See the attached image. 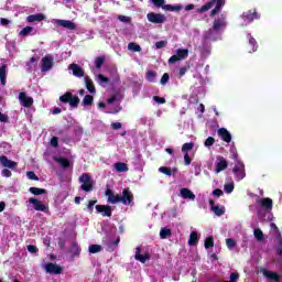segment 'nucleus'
Instances as JSON below:
<instances>
[{
    "label": "nucleus",
    "mask_w": 282,
    "mask_h": 282,
    "mask_svg": "<svg viewBox=\"0 0 282 282\" xmlns=\"http://www.w3.org/2000/svg\"><path fill=\"white\" fill-rule=\"evenodd\" d=\"M97 78L99 80V85H102V84H107L110 82L109 77H106L105 75L102 74H98L97 75Z\"/></svg>",
    "instance_id": "obj_48"
},
{
    "label": "nucleus",
    "mask_w": 282,
    "mask_h": 282,
    "mask_svg": "<svg viewBox=\"0 0 282 282\" xmlns=\"http://www.w3.org/2000/svg\"><path fill=\"white\" fill-rule=\"evenodd\" d=\"M226 169H228V161H226L224 156L218 155L215 173H221V171H226Z\"/></svg>",
    "instance_id": "obj_14"
},
{
    "label": "nucleus",
    "mask_w": 282,
    "mask_h": 282,
    "mask_svg": "<svg viewBox=\"0 0 282 282\" xmlns=\"http://www.w3.org/2000/svg\"><path fill=\"white\" fill-rule=\"evenodd\" d=\"M181 197L183 199H192V202H195V194L186 187L181 188Z\"/></svg>",
    "instance_id": "obj_23"
},
{
    "label": "nucleus",
    "mask_w": 282,
    "mask_h": 282,
    "mask_svg": "<svg viewBox=\"0 0 282 282\" xmlns=\"http://www.w3.org/2000/svg\"><path fill=\"white\" fill-rule=\"evenodd\" d=\"M171 80V75L169 73H164L163 76L161 77V85H166Z\"/></svg>",
    "instance_id": "obj_52"
},
{
    "label": "nucleus",
    "mask_w": 282,
    "mask_h": 282,
    "mask_svg": "<svg viewBox=\"0 0 282 282\" xmlns=\"http://www.w3.org/2000/svg\"><path fill=\"white\" fill-rule=\"evenodd\" d=\"M51 147H54V149H58V137H52Z\"/></svg>",
    "instance_id": "obj_58"
},
{
    "label": "nucleus",
    "mask_w": 282,
    "mask_h": 282,
    "mask_svg": "<svg viewBox=\"0 0 282 282\" xmlns=\"http://www.w3.org/2000/svg\"><path fill=\"white\" fill-rule=\"evenodd\" d=\"M263 276L270 279V281H281V275L279 273L269 270L263 271Z\"/></svg>",
    "instance_id": "obj_26"
},
{
    "label": "nucleus",
    "mask_w": 282,
    "mask_h": 282,
    "mask_svg": "<svg viewBox=\"0 0 282 282\" xmlns=\"http://www.w3.org/2000/svg\"><path fill=\"white\" fill-rule=\"evenodd\" d=\"M169 42L166 41H159L155 43V47L156 50H162L163 47H165L167 45Z\"/></svg>",
    "instance_id": "obj_57"
},
{
    "label": "nucleus",
    "mask_w": 282,
    "mask_h": 282,
    "mask_svg": "<svg viewBox=\"0 0 282 282\" xmlns=\"http://www.w3.org/2000/svg\"><path fill=\"white\" fill-rule=\"evenodd\" d=\"M111 129H113L115 131H118V129H122V123L121 122H112Z\"/></svg>",
    "instance_id": "obj_63"
},
{
    "label": "nucleus",
    "mask_w": 282,
    "mask_h": 282,
    "mask_svg": "<svg viewBox=\"0 0 282 282\" xmlns=\"http://www.w3.org/2000/svg\"><path fill=\"white\" fill-rule=\"evenodd\" d=\"M26 176L29 180H32L33 182H39V176L33 171L26 172Z\"/></svg>",
    "instance_id": "obj_49"
},
{
    "label": "nucleus",
    "mask_w": 282,
    "mask_h": 282,
    "mask_svg": "<svg viewBox=\"0 0 282 282\" xmlns=\"http://www.w3.org/2000/svg\"><path fill=\"white\" fill-rule=\"evenodd\" d=\"M56 25L59 28H66V30H76V23L69 20H56Z\"/></svg>",
    "instance_id": "obj_20"
},
{
    "label": "nucleus",
    "mask_w": 282,
    "mask_h": 282,
    "mask_svg": "<svg viewBox=\"0 0 282 282\" xmlns=\"http://www.w3.org/2000/svg\"><path fill=\"white\" fill-rule=\"evenodd\" d=\"M118 19H119V21H121L122 23H131V18H130V17L119 15Z\"/></svg>",
    "instance_id": "obj_59"
},
{
    "label": "nucleus",
    "mask_w": 282,
    "mask_h": 282,
    "mask_svg": "<svg viewBox=\"0 0 282 282\" xmlns=\"http://www.w3.org/2000/svg\"><path fill=\"white\" fill-rule=\"evenodd\" d=\"M54 160L62 166V169H69L72 166L69 159L55 158Z\"/></svg>",
    "instance_id": "obj_31"
},
{
    "label": "nucleus",
    "mask_w": 282,
    "mask_h": 282,
    "mask_svg": "<svg viewBox=\"0 0 282 282\" xmlns=\"http://www.w3.org/2000/svg\"><path fill=\"white\" fill-rule=\"evenodd\" d=\"M171 235H172V231H171L170 228L164 227V228H162V229L160 230V237H161V239H166L167 237H171Z\"/></svg>",
    "instance_id": "obj_41"
},
{
    "label": "nucleus",
    "mask_w": 282,
    "mask_h": 282,
    "mask_svg": "<svg viewBox=\"0 0 282 282\" xmlns=\"http://www.w3.org/2000/svg\"><path fill=\"white\" fill-rule=\"evenodd\" d=\"M225 193L230 194L235 191V184H225Z\"/></svg>",
    "instance_id": "obj_54"
},
{
    "label": "nucleus",
    "mask_w": 282,
    "mask_h": 282,
    "mask_svg": "<svg viewBox=\"0 0 282 282\" xmlns=\"http://www.w3.org/2000/svg\"><path fill=\"white\" fill-rule=\"evenodd\" d=\"M253 235L258 241H263V231L261 229H254Z\"/></svg>",
    "instance_id": "obj_46"
},
{
    "label": "nucleus",
    "mask_w": 282,
    "mask_h": 282,
    "mask_svg": "<svg viewBox=\"0 0 282 282\" xmlns=\"http://www.w3.org/2000/svg\"><path fill=\"white\" fill-rule=\"evenodd\" d=\"M188 58V48H178L176 50V54L172 55L169 58V65H175L178 61H184Z\"/></svg>",
    "instance_id": "obj_4"
},
{
    "label": "nucleus",
    "mask_w": 282,
    "mask_h": 282,
    "mask_svg": "<svg viewBox=\"0 0 282 282\" xmlns=\"http://www.w3.org/2000/svg\"><path fill=\"white\" fill-rule=\"evenodd\" d=\"M210 210L216 214L217 217H221V215H226V207H219V205H215V200L209 199Z\"/></svg>",
    "instance_id": "obj_16"
},
{
    "label": "nucleus",
    "mask_w": 282,
    "mask_h": 282,
    "mask_svg": "<svg viewBox=\"0 0 282 282\" xmlns=\"http://www.w3.org/2000/svg\"><path fill=\"white\" fill-rule=\"evenodd\" d=\"M68 69H72L73 76H76V78H83L85 76V70L78 64H70Z\"/></svg>",
    "instance_id": "obj_18"
},
{
    "label": "nucleus",
    "mask_w": 282,
    "mask_h": 282,
    "mask_svg": "<svg viewBox=\"0 0 282 282\" xmlns=\"http://www.w3.org/2000/svg\"><path fill=\"white\" fill-rule=\"evenodd\" d=\"M218 135L223 140V142H227V144H230L232 142V134H230V131L226 128H219L218 129Z\"/></svg>",
    "instance_id": "obj_13"
},
{
    "label": "nucleus",
    "mask_w": 282,
    "mask_h": 282,
    "mask_svg": "<svg viewBox=\"0 0 282 282\" xmlns=\"http://www.w3.org/2000/svg\"><path fill=\"white\" fill-rule=\"evenodd\" d=\"M45 270L47 274H63V268L53 262L46 263Z\"/></svg>",
    "instance_id": "obj_11"
},
{
    "label": "nucleus",
    "mask_w": 282,
    "mask_h": 282,
    "mask_svg": "<svg viewBox=\"0 0 282 282\" xmlns=\"http://www.w3.org/2000/svg\"><path fill=\"white\" fill-rule=\"evenodd\" d=\"M159 172L163 173V175H167L169 177H171V175H175V173H177V167H166V166H161L159 167Z\"/></svg>",
    "instance_id": "obj_27"
},
{
    "label": "nucleus",
    "mask_w": 282,
    "mask_h": 282,
    "mask_svg": "<svg viewBox=\"0 0 282 282\" xmlns=\"http://www.w3.org/2000/svg\"><path fill=\"white\" fill-rule=\"evenodd\" d=\"M29 204H32L34 210H37L40 213H47V210H50L48 206L34 197L29 198Z\"/></svg>",
    "instance_id": "obj_7"
},
{
    "label": "nucleus",
    "mask_w": 282,
    "mask_h": 282,
    "mask_svg": "<svg viewBox=\"0 0 282 282\" xmlns=\"http://www.w3.org/2000/svg\"><path fill=\"white\" fill-rule=\"evenodd\" d=\"M59 101H62L64 105H69L72 109H77L78 105H80V98L78 96H74V94L67 91L64 95L59 97Z\"/></svg>",
    "instance_id": "obj_3"
},
{
    "label": "nucleus",
    "mask_w": 282,
    "mask_h": 282,
    "mask_svg": "<svg viewBox=\"0 0 282 282\" xmlns=\"http://www.w3.org/2000/svg\"><path fill=\"white\" fill-rule=\"evenodd\" d=\"M85 84H86V89L89 91V94H95L96 93V86H94V80L89 78V76L84 77Z\"/></svg>",
    "instance_id": "obj_28"
},
{
    "label": "nucleus",
    "mask_w": 282,
    "mask_h": 282,
    "mask_svg": "<svg viewBox=\"0 0 282 282\" xmlns=\"http://www.w3.org/2000/svg\"><path fill=\"white\" fill-rule=\"evenodd\" d=\"M215 246V238L213 236H208L205 239V249L208 250Z\"/></svg>",
    "instance_id": "obj_39"
},
{
    "label": "nucleus",
    "mask_w": 282,
    "mask_h": 282,
    "mask_svg": "<svg viewBox=\"0 0 282 282\" xmlns=\"http://www.w3.org/2000/svg\"><path fill=\"white\" fill-rule=\"evenodd\" d=\"M212 195H214V197H221L224 195V191L216 188L213 191Z\"/></svg>",
    "instance_id": "obj_60"
},
{
    "label": "nucleus",
    "mask_w": 282,
    "mask_h": 282,
    "mask_svg": "<svg viewBox=\"0 0 282 282\" xmlns=\"http://www.w3.org/2000/svg\"><path fill=\"white\" fill-rule=\"evenodd\" d=\"M156 77L158 73L155 70H148L145 73V80H148V83H155Z\"/></svg>",
    "instance_id": "obj_34"
},
{
    "label": "nucleus",
    "mask_w": 282,
    "mask_h": 282,
    "mask_svg": "<svg viewBox=\"0 0 282 282\" xmlns=\"http://www.w3.org/2000/svg\"><path fill=\"white\" fill-rule=\"evenodd\" d=\"M113 169L115 171H117V173H127V171H129V166L127 165V163L122 162L115 163Z\"/></svg>",
    "instance_id": "obj_29"
},
{
    "label": "nucleus",
    "mask_w": 282,
    "mask_h": 282,
    "mask_svg": "<svg viewBox=\"0 0 282 282\" xmlns=\"http://www.w3.org/2000/svg\"><path fill=\"white\" fill-rule=\"evenodd\" d=\"M213 6H215V3L213 1H209V2L205 3L204 6H202L198 9V12H208V10H210V8H213Z\"/></svg>",
    "instance_id": "obj_43"
},
{
    "label": "nucleus",
    "mask_w": 282,
    "mask_h": 282,
    "mask_svg": "<svg viewBox=\"0 0 282 282\" xmlns=\"http://www.w3.org/2000/svg\"><path fill=\"white\" fill-rule=\"evenodd\" d=\"M83 104L85 107H90V105H94V96L86 95L83 99Z\"/></svg>",
    "instance_id": "obj_42"
},
{
    "label": "nucleus",
    "mask_w": 282,
    "mask_h": 282,
    "mask_svg": "<svg viewBox=\"0 0 282 282\" xmlns=\"http://www.w3.org/2000/svg\"><path fill=\"white\" fill-rule=\"evenodd\" d=\"M1 175H3V177H12V172L8 169H4L1 171Z\"/></svg>",
    "instance_id": "obj_62"
},
{
    "label": "nucleus",
    "mask_w": 282,
    "mask_h": 282,
    "mask_svg": "<svg viewBox=\"0 0 282 282\" xmlns=\"http://www.w3.org/2000/svg\"><path fill=\"white\" fill-rule=\"evenodd\" d=\"M95 208L97 213H99L104 217H111L113 213V209L109 205H96Z\"/></svg>",
    "instance_id": "obj_12"
},
{
    "label": "nucleus",
    "mask_w": 282,
    "mask_h": 282,
    "mask_svg": "<svg viewBox=\"0 0 282 282\" xmlns=\"http://www.w3.org/2000/svg\"><path fill=\"white\" fill-rule=\"evenodd\" d=\"M0 122H9L8 115L0 112Z\"/></svg>",
    "instance_id": "obj_64"
},
{
    "label": "nucleus",
    "mask_w": 282,
    "mask_h": 282,
    "mask_svg": "<svg viewBox=\"0 0 282 282\" xmlns=\"http://www.w3.org/2000/svg\"><path fill=\"white\" fill-rule=\"evenodd\" d=\"M258 204H260L261 208H263L264 210H272L273 202L270 197L260 198L258 200Z\"/></svg>",
    "instance_id": "obj_19"
},
{
    "label": "nucleus",
    "mask_w": 282,
    "mask_h": 282,
    "mask_svg": "<svg viewBox=\"0 0 282 282\" xmlns=\"http://www.w3.org/2000/svg\"><path fill=\"white\" fill-rule=\"evenodd\" d=\"M247 39H248L247 52H249V54L257 52V50L259 48V45L257 44V40H254V37H252V34L250 33L247 35Z\"/></svg>",
    "instance_id": "obj_15"
},
{
    "label": "nucleus",
    "mask_w": 282,
    "mask_h": 282,
    "mask_svg": "<svg viewBox=\"0 0 282 282\" xmlns=\"http://www.w3.org/2000/svg\"><path fill=\"white\" fill-rule=\"evenodd\" d=\"M221 4H216V7L210 11V17H215V14H218V12H221Z\"/></svg>",
    "instance_id": "obj_53"
},
{
    "label": "nucleus",
    "mask_w": 282,
    "mask_h": 282,
    "mask_svg": "<svg viewBox=\"0 0 282 282\" xmlns=\"http://www.w3.org/2000/svg\"><path fill=\"white\" fill-rule=\"evenodd\" d=\"M106 57L105 55L98 56L95 58V67L96 69H100L102 65H105Z\"/></svg>",
    "instance_id": "obj_37"
},
{
    "label": "nucleus",
    "mask_w": 282,
    "mask_h": 282,
    "mask_svg": "<svg viewBox=\"0 0 282 282\" xmlns=\"http://www.w3.org/2000/svg\"><path fill=\"white\" fill-rule=\"evenodd\" d=\"M226 246H227V248H229V250H232V248H235V246H237V241H235V239H232V238H227Z\"/></svg>",
    "instance_id": "obj_47"
},
{
    "label": "nucleus",
    "mask_w": 282,
    "mask_h": 282,
    "mask_svg": "<svg viewBox=\"0 0 282 282\" xmlns=\"http://www.w3.org/2000/svg\"><path fill=\"white\" fill-rule=\"evenodd\" d=\"M28 23H41V21H45V14L43 13H36L31 14L26 18Z\"/></svg>",
    "instance_id": "obj_22"
},
{
    "label": "nucleus",
    "mask_w": 282,
    "mask_h": 282,
    "mask_svg": "<svg viewBox=\"0 0 282 282\" xmlns=\"http://www.w3.org/2000/svg\"><path fill=\"white\" fill-rule=\"evenodd\" d=\"M79 184H82L80 188L85 193H91L94 191V180L89 173H84L79 176Z\"/></svg>",
    "instance_id": "obj_2"
},
{
    "label": "nucleus",
    "mask_w": 282,
    "mask_h": 282,
    "mask_svg": "<svg viewBox=\"0 0 282 282\" xmlns=\"http://www.w3.org/2000/svg\"><path fill=\"white\" fill-rule=\"evenodd\" d=\"M193 147H194L193 142L184 143V144L182 145L181 151H182L183 153H188V151H193Z\"/></svg>",
    "instance_id": "obj_45"
},
{
    "label": "nucleus",
    "mask_w": 282,
    "mask_h": 282,
    "mask_svg": "<svg viewBox=\"0 0 282 282\" xmlns=\"http://www.w3.org/2000/svg\"><path fill=\"white\" fill-rule=\"evenodd\" d=\"M218 39H219V31L213 28L204 33L205 41H217Z\"/></svg>",
    "instance_id": "obj_17"
},
{
    "label": "nucleus",
    "mask_w": 282,
    "mask_h": 282,
    "mask_svg": "<svg viewBox=\"0 0 282 282\" xmlns=\"http://www.w3.org/2000/svg\"><path fill=\"white\" fill-rule=\"evenodd\" d=\"M19 100L22 105V107H25L26 109H30L32 105H34V98L28 96L25 91H22L19 94Z\"/></svg>",
    "instance_id": "obj_9"
},
{
    "label": "nucleus",
    "mask_w": 282,
    "mask_h": 282,
    "mask_svg": "<svg viewBox=\"0 0 282 282\" xmlns=\"http://www.w3.org/2000/svg\"><path fill=\"white\" fill-rule=\"evenodd\" d=\"M33 30H34V28H32V26H25L20 31L19 35L28 36Z\"/></svg>",
    "instance_id": "obj_44"
},
{
    "label": "nucleus",
    "mask_w": 282,
    "mask_h": 282,
    "mask_svg": "<svg viewBox=\"0 0 282 282\" xmlns=\"http://www.w3.org/2000/svg\"><path fill=\"white\" fill-rule=\"evenodd\" d=\"M7 78H8V65L3 64L0 67V83H1V85L6 86Z\"/></svg>",
    "instance_id": "obj_25"
},
{
    "label": "nucleus",
    "mask_w": 282,
    "mask_h": 282,
    "mask_svg": "<svg viewBox=\"0 0 282 282\" xmlns=\"http://www.w3.org/2000/svg\"><path fill=\"white\" fill-rule=\"evenodd\" d=\"M147 19L150 23L162 24L166 21V15L155 12H150L147 14Z\"/></svg>",
    "instance_id": "obj_6"
},
{
    "label": "nucleus",
    "mask_w": 282,
    "mask_h": 282,
    "mask_svg": "<svg viewBox=\"0 0 282 282\" xmlns=\"http://www.w3.org/2000/svg\"><path fill=\"white\" fill-rule=\"evenodd\" d=\"M184 7L177 4V6H173V4H165L163 6V10H166L167 12H180V10H183Z\"/></svg>",
    "instance_id": "obj_33"
},
{
    "label": "nucleus",
    "mask_w": 282,
    "mask_h": 282,
    "mask_svg": "<svg viewBox=\"0 0 282 282\" xmlns=\"http://www.w3.org/2000/svg\"><path fill=\"white\" fill-rule=\"evenodd\" d=\"M106 197H108V204H123V206H133V192L129 187L122 191V195L113 194V191L107 188L105 192Z\"/></svg>",
    "instance_id": "obj_1"
},
{
    "label": "nucleus",
    "mask_w": 282,
    "mask_h": 282,
    "mask_svg": "<svg viewBox=\"0 0 282 282\" xmlns=\"http://www.w3.org/2000/svg\"><path fill=\"white\" fill-rule=\"evenodd\" d=\"M134 258L137 261H140V263H147V261H149V259H151L149 253H145V254L140 253V247L137 248Z\"/></svg>",
    "instance_id": "obj_24"
},
{
    "label": "nucleus",
    "mask_w": 282,
    "mask_h": 282,
    "mask_svg": "<svg viewBox=\"0 0 282 282\" xmlns=\"http://www.w3.org/2000/svg\"><path fill=\"white\" fill-rule=\"evenodd\" d=\"M90 254H97V252H102V246L100 245H90L88 248Z\"/></svg>",
    "instance_id": "obj_38"
},
{
    "label": "nucleus",
    "mask_w": 282,
    "mask_h": 282,
    "mask_svg": "<svg viewBox=\"0 0 282 282\" xmlns=\"http://www.w3.org/2000/svg\"><path fill=\"white\" fill-rule=\"evenodd\" d=\"M221 28H226V20H224V19H216L214 21V24H213L212 29L216 30L217 32H219L221 30Z\"/></svg>",
    "instance_id": "obj_30"
},
{
    "label": "nucleus",
    "mask_w": 282,
    "mask_h": 282,
    "mask_svg": "<svg viewBox=\"0 0 282 282\" xmlns=\"http://www.w3.org/2000/svg\"><path fill=\"white\" fill-rule=\"evenodd\" d=\"M243 17L246 21H249V23H252V21H257L258 19H261V15L257 13V10H249L248 12L243 13Z\"/></svg>",
    "instance_id": "obj_21"
},
{
    "label": "nucleus",
    "mask_w": 282,
    "mask_h": 282,
    "mask_svg": "<svg viewBox=\"0 0 282 282\" xmlns=\"http://www.w3.org/2000/svg\"><path fill=\"white\" fill-rule=\"evenodd\" d=\"M26 249L29 252H31V254H36V252H39V248H36L34 245H29Z\"/></svg>",
    "instance_id": "obj_56"
},
{
    "label": "nucleus",
    "mask_w": 282,
    "mask_h": 282,
    "mask_svg": "<svg viewBox=\"0 0 282 282\" xmlns=\"http://www.w3.org/2000/svg\"><path fill=\"white\" fill-rule=\"evenodd\" d=\"M128 50H130L131 52H142V46H140V44H137L134 42H130L128 44Z\"/></svg>",
    "instance_id": "obj_40"
},
{
    "label": "nucleus",
    "mask_w": 282,
    "mask_h": 282,
    "mask_svg": "<svg viewBox=\"0 0 282 282\" xmlns=\"http://www.w3.org/2000/svg\"><path fill=\"white\" fill-rule=\"evenodd\" d=\"M154 102H158V105H166V99L164 97L160 96H153Z\"/></svg>",
    "instance_id": "obj_51"
},
{
    "label": "nucleus",
    "mask_w": 282,
    "mask_h": 282,
    "mask_svg": "<svg viewBox=\"0 0 282 282\" xmlns=\"http://www.w3.org/2000/svg\"><path fill=\"white\" fill-rule=\"evenodd\" d=\"M205 147H207V148H210V147H213V144H215V138H213V137H208L206 140H205Z\"/></svg>",
    "instance_id": "obj_55"
},
{
    "label": "nucleus",
    "mask_w": 282,
    "mask_h": 282,
    "mask_svg": "<svg viewBox=\"0 0 282 282\" xmlns=\"http://www.w3.org/2000/svg\"><path fill=\"white\" fill-rule=\"evenodd\" d=\"M153 6H155V8H162L164 10V4L165 3V0H151Z\"/></svg>",
    "instance_id": "obj_50"
},
{
    "label": "nucleus",
    "mask_w": 282,
    "mask_h": 282,
    "mask_svg": "<svg viewBox=\"0 0 282 282\" xmlns=\"http://www.w3.org/2000/svg\"><path fill=\"white\" fill-rule=\"evenodd\" d=\"M199 243V236H197V231H192L188 239V246H197Z\"/></svg>",
    "instance_id": "obj_32"
},
{
    "label": "nucleus",
    "mask_w": 282,
    "mask_h": 282,
    "mask_svg": "<svg viewBox=\"0 0 282 282\" xmlns=\"http://www.w3.org/2000/svg\"><path fill=\"white\" fill-rule=\"evenodd\" d=\"M0 163L4 169H10L11 171H17V166H19V163L9 160L6 155L0 156Z\"/></svg>",
    "instance_id": "obj_10"
},
{
    "label": "nucleus",
    "mask_w": 282,
    "mask_h": 282,
    "mask_svg": "<svg viewBox=\"0 0 282 282\" xmlns=\"http://www.w3.org/2000/svg\"><path fill=\"white\" fill-rule=\"evenodd\" d=\"M29 192L32 193V195H47V189L45 188L30 187Z\"/></svg>",
    "instance_id": "obj_35"
},
{
    "label": "nucleus",
    "mask_w": 282,
    "mask_h": 282,
    "mask_svg": "<svg viewBox=\"0 0 282 282\" xmlns=\"http://www.w3.org/2000/svg\"><path fill=\"white\" fill-rule=\"evenodd\" d=\"M72 257H80V247L78 246V242H73V246L70 248Z\"/></svg>",
    "instance_id": "obj_36"
},
{
    "label": "nucleus",
    "mask_w": 282,
    "mask_h": 282,
    "mask_svg": "<svg viewBox=\"0 0 282 282\" xmlns=\"http://www.w3.org/2000/svg\"><path fill=\"white\" fill-rule=\"evenodd\" d=\"M54 67V57L52 55H45L42 58L41 72H50Z\"/></svg>",
    "instance_id": "obj_8"
},
{
    "label": "nucleus",
    "mask_w": 282,
    "mask_h": 282,
    "mask_svg": "<svg viewBox=\"0 0 282 282\" xmlns=\"http://www.w3.org/2000/svg\"><path fill=\"white\" fill-rule=\"evenodd\" d=\"M232 173L238 182H241L246 177V164L242 161H237L232 169Z\"/></svg>",
    "instance_id": "obj_5"
},
{
    "label": "nucleus",
    "mask_w": 282,
    "mask_h": 282,
    "mask_svg": "<svg viewBox=\"0 0 282 282\" xmlns=\"http://www.w3.org/2000/svg\"><path fill=\"white\" fill-rule=\"evenodd\" d=\"M270 227H271V230L275 232V235H279V237H281V232H279V227L276 226V224L271 223Z\"/></svg>",
    "instance_id": "obj_61"
}]
</instances>
